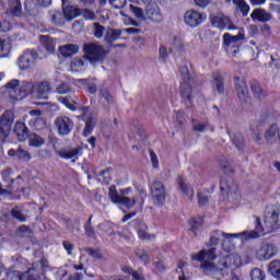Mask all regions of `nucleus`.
Instances as JSON below:
<instances>
[{
    "label": "nucleus",
    "instance_id": "obj_61",
    "mask_svg": "<svg viewBox=\"0 0 280 280\" xmlns=\"http://www.w3.org/2000/svg\"><path fill=\"white\" fill-rule=\"evenodd\" d=\"M185 114L180 110L176 112V121L177 124H179L180 126H185Z\"/></svg>",
    "mask_w": 280,
    "mask_h": 280
},
{
    "label": "nucleus",
    "instance_id": "obj_19",
    "mask_svg": "<svg viewBox=\"0 0 280 280\" xmlns=\"http://www.w3.org/2000/svg\"><path fill=\"white\" fill-rule=\"evenodd\" d=\"M212 25H214V27H218V30H235V25H233V22H231V19H229V16L225 15H218L214 16L212 19Z\"/></svg>",
    "mask_w": 280,
    "mask_h": 280
},
{
    "label": "nucleus",
    "instance_id": "obj_4",
    "mask_svg": "<svg viewBox=\"0 0 280 280\" xmlns=\"http://www.w3.org/2000/svg\"><path fill=\"white\" fill-rule=\"evenodd\" d=\"M83 51L85 54L86 60H89L91 65H96V62H104V60H106V56H108V50H106V48H104L100 42L84 44Z\"/></svg>",
    "mask_w": 280,
    "mask_h": 280
},
{
    "label": "nucleus",
    "instance_id": "obj_2",
    "mask_svg": "<svg viewBox=\"0 0 280 280\" xmlns=\"http://www.w3.org/2000/svg\"><path fill=\"white\" fill-rule=\"evenodd\" d=\"M279 214V207L273 206L271 211L266 212L264 224H261V219L256 217L255 230L250 232L245 231L247 233L245 235V240H257L258 237L266 235V233H275V231L280 226Z\"/></svg>",
    "mask_w": 280,
    "mask_h": 280
},
{
    "label": "nucleus",
    "instance_id": "obj_9",
    "mask_svg": "<svg viewBox=\"0 0 280 280\" xmlns=\"http://www.w3.org/2000/svg\"><path fill=\"white\" fill-rule=\"evenodd\" d=\"M151 196L154 205H165V196H167L165 185L160 180H154L151 185Z\"/></svg>",
    "mask_w": 280,
    "mask_h": 280
},
{
    "label": "nucleus",
    "instance_id": "obj_56",
    "mask_svg": "<svg viewBox=\"0 0 280 280\" xmlns=\"http://www.w3.org/2000/svg\"><path fill=\"white\" fill-rule=\"evenodd\" d=\"M85 253H88V255H90L94 259H102V254H100V250H97V249H93L91 247H88L85 249Z\"/></svg>",
    "mask_w": 280,
    "mask_h": 280
},
{
    "label": "nucleus",
    "instance_id": "obj_17",
    "mask_svg": "<svg viewBox=\"0 0 280 280\" xmlns=\"http://www.w3.org/2000/svg\"><path fill=\"white\" fill-rule=\"evenodd\" d=\"M147 3V16L151 21H154L155 23H161L163 21V14H161V9L159 8V4L156 2H144Z\"/></svg>",
    "mask_w": 280,
    "mask_h": 280
},
{
    "label": "nucleus",
    "instance_id": "obj_39",
    "mask_svg": "<svg viewBox=\"0 0 280 280\" xmlns=\"http://www.w3.org/2000/svg\"><path fill=\"white\" fill-rule=\"evenodd\" d=\"M40 43L43 47H45V49L50 54L54 52V50L56 49V47L54 46V40L49 35H40Z\"/></svg>",
    "mask_w": 280,
    "mask_h": 280
},
{
    "label": "nucleus",
    "instance_id": "obj_46",
    "mask_svg": "<svg viewBox=\"0 0 280 280\" xmlns=\"http://www.w3.org/2000/svg\"><path fill=\"white\" fill-rule=\"evenodd\" d=\"M71 91H73V89L69 83H61L56 89V93H58V95H69Z\"/></svg>",
    "mask_w": 280,
    "mask_h": 280
},
{
    "label": "nucleus",
    "instance_id": "obj_36",
    "mask_svg": "<svg viewBox=\"0 0 280 280\" xmlns=\"http://www.w3.org/2000/svg\"><path fill=\"white\" fill-rule=\"evenodd\" d=\"M202 224H205V220L202 217L192 218L190 220V231L194 235H198L200 229H202Z\"/></svg>",
    "mask_w": 280,
    "mask_h": 280
},
{
    "label": "nucleus",
    "instance_id": "obj_45",
    "mask_svg": "<svg viewBox=\"0 0 280 280\" xmlns=\"http://www.w3.org/2000/svg\"><path fill=\"white\" fill-rule=\"evenodd\" d=\"M11 215L15 220H19V222H25V220H27V214L23 213V210L19 206H15L11 210Z\"/></svg>",
    "mask_w": 280,
    "mask_h": 280
},
{
    "label": "nucleus",
    "instance_id": "obj_5",
    "mask_svg": "<svg viewBox=\"0 0 280 280\" xmlns=\"http://www.w3.org/2000/svg\"><path fill=\"white\" fill-rule=\"evenodd\" d=\"M272 124H277V114L271 110L262 112L257 125L252 126L254 141H261L264 128H266V126H272Z\"/></svg>",
    "mask_w": 280,
    "mask_h": 280
},
{
    "label": "nucleus",
    "instance_id": "obj_10",
    "mask_svg": "<svg viewBox=\"0 0 280 280\" xmlns=\"http://www.w3.org/2000/svg\"><path fill=\"white\" fill-rule=\"evenodd\" d=\"M207 19V15L205 13H200L196 10H188L184 14V22L189 27H198V25H202Z\"/></svg>",
    "mask_w": 280,
    "mask_h": 280
},
{
    "label": "nucleus",
    "instance_id": "obj_58",
    "mask_svg": "<svg viewBox=\"0 0 280 280\" xmlns=\"http://www.w3.org/2000/svg\"><path fill=\"white\" fill-rule=\"evenodd\" d=\"M12 30V25L8 21L0 22V32L5 33Z\"/></svg>",
    "mask_w": 280,
    "mask_h": 280
},
{
    "label": "nucleus",
    "instance_id": "obj_32",
    "mask_svg": "<svg viewBox=\"0 0 280 280\" xmlns=\"http://www.w3.org/2000/svg\"><path fill=\"white\" fill-rule=\"evenodd\" d=\"M98 95L101 100H104L107 104V106H110V104H115V97H113V94H110V91H108V88L105 85H102L98 90Z\"/></svg>",
    "mask_w": 280,
    "mask_h": 280
},
{
    "label": "nucleus",
    "instance_id": "obj_14",
    "mask_svg": "<svg viewBox=\"0 0 280 280\" xmlns=\"http://www.w3.org/2000/svg\"><path fill=\"white\" fill-rule=\"evenodd\" d=\"M81 117L85 120L83 137H90L93 132V128H95V124H97V119L93 115L89 114V107L81 108Z\"/></svg>",
    "mask_w": 280,
    "mask_h": 280
},
{
    "label": "nucleus",
    "instance_id": "obj_63",
    "mask_svg": "<svg viewBox=\"0 0 280 280\" xmlns=\"http://www.w3.org/2000/svg\"><path fill=\"white\" fill-rule=\"evenodd\" d=\"M160 58L163 59V61L167 60V48H165V46L160 47Z\"/></svg>",
    "mask_w": 280,
    "mask_h": 280
},
{
    "label": "nucleus",
    "instance_id": "obj_44",
    "mask_svg": "<svg viewBox=\"0 0 280 280\" xmlns=\"http://www.w3.org/2000/svg\"><path fill=\"white\" fill-rule=\"evenodd\" d=\"M106 32V27L101 25L100 22L93 23V36L94 38L101 39L104 38V33Z\"/></svg>",
    "mask_w": 280,
    "mask_h": 280
},
{
    "label": "nucleus",
    "instance_id": "obj_7",
    "mask_svg": "<svg viewBox=\"0 0 280 280\" xmlns=\"http://www.w3.org/2000/svg\"><path fill=\"white\" fill-rule=\"evenodd\" d=\"M182 75V84H180V95L188 106H191L194 102L191 101V84H194V80H191V75L189 74V68L187 66H183L179 69Z\"/></svg>",
    "mask_w": 280,
    "mask_h": 280
},
{
    "label": "nucleus",
    "instance_id": "obj_43",
    "mask_svg": "<svg viewBox=\"0 0 280 280\" xmlns=\"http://www.w3.org/2000/svg\"><path fill=\"white\" fill-rule=\"evenodd\" d=\"M269 272L271 277H275V279L280 280V261L279 260H272L269 264Z\"/></svg>",
    "mask_w": 280,
    "mask_h": 280
},
{
    "label": "nucleus",
    "instance_id": "obj_21",
    "mask_svg": "<svg viewBox=\"0 0 280 280\" xmlns=\"http://www.w3.org/2000/svg\"><path fill=\"white\" fill-rule=\"evenodd\" d=\"M12 54V39L8 36L0 37V58H10Z\"/></svg>",
    "mask_w": 280,
    "mask_h": 280
},
{
    "label": "nucleus",
    "instance_id": "obj_23",
    "mask_svg": "<svg viewBox=\"0 0 280 280\" xmlns=\"http://www.w3.org/2000/svg\"><path fill=\"white\" fill-rule=\"evenodd\" d=\"M122 33V30H115L113 27H108L104 36V42L107 45H113V43H115L118 38L121 37Z\"/></svg>",
    "mask_w": 280,
    "mask_h": 280
},
{
    "label": "nucleus",
    "instance_id": "obj_8",
    "mask_svg": "<svg viewBox=\"0 0 280 280\" xmlns=\"http://www.w3.org/2000/svg\"><path fill=\"white\" fill-rule=\"evenodd\" d=\"M38 60V52L34 49H26L18 59V67L21 71H27L35 67Z\"/></svg>",
    "mask_w": 280,
    "mask_h": 280
},
{
    "label": "nucleus",
    "instance_id": "obj_34",
    "mask_svg": "<svg viewBox=\"0 0 280 280\" xmlns=\"http://www.w3.org/2000/svg\"><path fill=\"white\" fill-rule=\"evenodd\" d=\"M11 132L12 125L4 122L3 120H0V141H2V143H5V139L10 137Z\"/></svg>",
    "mask_w": 280,
    "mask_h": 280
},
{
    "label": "nucleus",
    "instance_id": "obj_57",
    "mask_svg": "<svg viewBox=\"0 0 280 280\" xmlns=\"http://www.w3.org/2000/svg\"><path fill=\"white\" fill-rule=\"evenodd\" d=\"M84 232L88 237L95 240V228L93 225H84Z\"/></svg>",
    "mask_w": 280,
    "mask_h": 280
},
{
    "label": "nucleus",
    "instance_id": "obj_11",
    "mask_svg": "<svg viewBox=\"0 0 280 280\" xmlns=\"http://www.w3.org/2000/svg\"><path fill=\"white\" fill-rule=\"evenodd\" d=\"M278 250L277 245L272 243H261L256 257L259 261H268V259H272L277 255Z\"/></svg>",
    "mask_w": 280,
    "mask_h": 280
},
{
    "label": "nucleus",
    "instance_id": "obj_59",
    "mask_svg": "<svg viewBox=\"0 0 280 280\" xmlns=\"http://www.w3.org/2000/svg\"><path fill=\"white\" fill-rule=\"evenodd\" d=\"M62 246L67 250L68 255H73V244L69 241H63Z\"/></svg>",
    "mask_w": 280,
    "mask_h": 280
},
{
    "label": "nucleus",
    "instance_id": "obj_55",
    "mask_svg": "<svg viewBox=\"0 0 280 280\" xmlns=\"http://www.w3.org/2000/svg\"><path fill=\"white\" fill-rule=\"evenodd\" d=\"M110 5L115 8L116 10H121V8H126V0H108Z\"/></svg>",
    "mask_w": 280,
    "mask_h": 280
},
{
    "label": "nucleus",
    "instance_id": "obj_47",
    "mask_svg": "<svg viewBox=\"0 0 280 280\" xmlns=\"http://www.w3.org/2000/svg\"><path fill=\"white\" fill-rule=\"evenodd\" d=\"M130 11L135 14L136 19H140L141 21H145V14L143 13V9L136 7L133 4L129 5Z\"/></svg>",
    "mask_w": 280,
    "mask_h": 280
},
{
    "label": "nucleus",
    "instance_id": "obj_25",
    "mask_svg": "<svg viewBox=\"0 0 280 280\" xmlns=\"http://www.w3.org/2000/svg\"><path fill=\"white\" fill-rule=\"evenodd\" d=\"M80 51V46L75 44H68L59 47V54L60 56H63V58H71V56L78 54Z\"/></svg>",
    "mask_w": 280,
    "mask_h": 280
},
{
    "label": "nucleus",
    "instance_id": "obj_33",
    "mask_svg": "<svg viewBox=\"0 0 280 280\" xmlns=\"http://www.w3.org/2000/svg\"><path fill=\"white\" fill-rule=\"evenodd\" d=\"M63 15L68 21H71L72 19L80 16V8L63 4Z\"/></svg>",
    "mask_w": 280,
    "mask_h": 280
},
{
    "label": "nucleus",
    "instance_id": "obj_22",
    "mask_svg": "<svg viewBox=\"0 0 280 280\" xmlns=\"http://www.w3.org/2000/svg\"><path fill=\"white\" fill-rule=\"evenodd\" d=\"M7 13L10 14V16H21L23 14L21 0H8Z\"/></svg>",
    "mask_w": 280,
    "mask_h": 280
},
{
    "label": "nucleus",
    "instance_id": "obj_64",
    "mask_svg": "<svg viewBox=\"0 0 280 280\" xmlns=\"http://www.w3.org/2000/svg\"><path fill=\"white\" fill-rule=\"evenodd\" d=\"M18 231H19L20 233H26L27 235H31V233H32V229H30L28 225H21V226L18 229Z\"/></svg>",
    "mask_w": 280,
    "mask_h": 280
},
{
    "label": "nucleus",
    "instance_id": "obj_28",
    "mask_svg": "<svg viewBox=\"0 0 280 280\" xmlns=\"http://www.w3.org/2000/svg\"><path fill=\"white\" fill-rule=\"evenodd\" d=\"M277 132H279V125H277V122L269 126L265 131V139L267 143H275V141H277Z\"/></svg>",
    "mask_w": 280,
    "mask_h": 280
},
{
    "label": "nucleus",
    "instance_id": "obj_41",
    "mask_svg": "<svg viewBox=\"0 0 280 280\" xmlns=\"http://www.w3.org/2000/svg\"><path fill=\"white\" fill-rule=\"evenodd\" d=\"M79 16H82L85 21H97V14L89 8L80 9Z\"/></svg>",
    "mask_w": 280,
    "mask_h": 280
},
{
    "label": "nucleus",
    "instance_id": "obj_62",
    "mask_svg": "<svg viewBox=\"0 0 280 280\" xmlns=\"http://www.w3.org/2000/svg\"><path fill=\"white\" fill-rule=\"evenodd\" d=\"M10 187H12V184H8L7 188L0 189V196H10L12 194V189H10Z\"/></svg>",
    "mask_w": 280,
    "mask_h": 280
},
{
    "label": "nucleus",
    "instance_id": "obj_6",
    "mask_svg": "<svg viewBox=\"0 0 280 280\" xmlns=\"http://www.w3.org/2000/svg\"><path fill=\"white\" fill-rule=\"evenodd\" d=\"M129 191H130V188H126L120 190V195H119V192H117V186L112 185L108 191L109 200H112V202H114L115 205H122L127 209H132V207L137 205V199L136 198L130 199L129 197H126L128 196Z\"/></svg>",
    "mask_w": 280,
    "mask_h": 280
},
{
    "label": "nucleus",
    "instance_id": "obj_48",
    "mask_svg": "<svg viewBox=\"0 0 280 280\" xmlns=\"http://www.w3.org/2000/svg\"><path fill=\"white\" fill-rule=\"evenodd\" d=\"M30 125L33 126L35 130H43V128H45V120L40 117L33 118L30 120Z\"/></svg>",
    "mask_w": 280,
    "mask_h": 280
},
{
    "label": "nucleus",
    "instance_id": "obj_15",
    "mask_svg": "<svg viewBox=\"0 0 280 280\" xmlns=\"http://www.w3.org/2000/svg\"><path fill=\"white\" fill-rule=\"evenodd\" d=\"M234 86L240 102H246L248 100V85H246L244 77H235Z\"/></svg>",
    "mask_w": 280,
    "mask_h": 280
},
{
    "label": "nucleus",
    "instance_id": "obj_31",
    "mask_svg": "<svg viewBox=\"0 0 280 280\" xmlns=\"http://www.w3.org/2000/svg\"><path fill=\"white\" fill-rule=\"evenodd\" d=\"M9 156H14V159H18V161H30L32 159V156H30V153L22 148H19L16 150H9Z\"/></svg>",
    "mask_w": 280,
    "mask_h": 280
},
{
    "label": "nucleus",
    "instance_id": "obj_42",
    "mask_svg": "<svg viewBox=\"0 0 280 280\" xmlns=\"http://www.w3.org/2000/svg\"><path fill=\"white\" fill-rule=\"evenodd\" d=\"M234 5L242 12L243 16H248L250 12V5L245 0H233Z\"/></svg>",
    "mask_w": 280,
    "mask_h": 280
},
{
    "label": "nucleus",
    "instance_id": "obj_26",
    "mask_svg": "<svg viewBox=\"0 0 280 280\" xmlns=\"http://www.w3.org/2000/svg\"><path fill=\"white\" fill-rule=\"evenodd\" d=\"M220 189L225 194H233V191H237V185L231 178L223 177L220 182Z\"/></svg>",
    "mask_w": 280,
    "mask_h": 280
},
{
    "label": "nucleus",
    "instance_id": "obj_1",
    "mask_svg": "<svg viewBox=\"0 0 280 280\" xmlns=\"http://www.w3.org/2000/svg\"><path fill=\"white\" fill-rule=\"evenodd\" d=\"M215 252V247H211L208 250L203 249L191 255L192 261H200V269L207 277H213L218 280L224 279L229 275V268H240L242 266V257L237 253L228 254L217 265L213 264V260L218 257Z\"/></svg>",
    "mask_w": 280,
    "mask_h": 280
},
{
    "label": "nucleus",
    "instance_id": "obj_18",
    "mask_svg": "<svg viewBox=\"0 0 280 280\" xmlns=\"http://www.w3.org/2000/svg\"><path fill=\"white\" fill-rule=\"evenodd\" d=\"M13 132L20 141H27L30 137V129L21 120H18L14 125Z\"/></svg>",
    "mask_w": 280,
    "mask_h": 280
},
{
    "label": "nucleus",
    "instance_id": "obj_12",
    "mask_svg": "<svg viewBox=\"0 0 280 280\" xmlns=\"http://www.w3.org/2000/svg\"><path fill=\"white\" fill-rule=\"evenodd\" d=\"M55 126L61 137L71 135L73 130V120L67 116H59L55 119Z\"/></svg>",
    "mask_w": 280,
    "mask_h": 280
},
{
    "label": "nucleus",
    "instance_id": "obj_29",
    "mask_svg": "<svg viewBox=\"0 0 280 280\" xmlns=\"http://www.w3.org/2000/svg\"><path fill=\"white\" fill-rule=\"evenodd\" d=\"M211 235H214L215 237H218V240H220V237H224L225 240H233V237H241V240H247L246 232H242V233H236V234H229L226 232H222L220 230H214Z\"/></svg>",
    "mask_w": 280,
    "mask_h": 280
},
{
    "label": "nucleus",
    "instance_id": "obj_13",
    "mask_svg": "<svg viewBox=\"0 0 280 280\" xmlns=\"http://www.w3.org/2000/svg\"><path fill=\"white\" fill-rule=\"evenodd\" d=\"M49 93H51V83L47 81L35 82L33 97L37 100H49Z\"/></svg>",
    "mask_w": 280,
    "mask_h": 280
},
{
    "label": "nucleus",
    "instance_id": "obj_38",
    "mask_svg": "<svg viewBox=\"0 0 280 280\" xmlns=\"http://www.w3.org/2000/svg\"><path fill=\"white\" fill-rule=\"evenodd\" d=\"M28 143L34 148H40V145H45V140L37 133H31L28 135Z\"/></svg>",
    "mask_w": 280,
    "mask_h": 280
},
{
    "label": "nucleus",
    "instance_id": "obj_40",
    "mask_svg": "<svg viewBox=\"0 0 280 280\" xmlns=\"http://www.w3.org/2000/svg\"><path fill=\"white\" fill-rule=\"evenodd\" d=\"M14 110L12 109H7L3 112V114L0 116V121H4L5 124H9V126L14 125V119H15Z\"/></svg>",
    "mask_w": 280,
    "mask_h": 280
},
{
    "label": "nucleus",
    "instance_id": "obj_30",
    "mask_svg": "<svg viewBox=\"0 0 280 280\" xmlns=\"http://www.w3.org/2000/svg\"><path fill=\"white\" fill-rule=\"evenodd\" d=\"M49 19L54 25L60 27L62 26L67 18L65 16V12L62 11H50Z\"/></svg>",
    "mask_w": 280,
    "mask_h": 280
},
{
    "label": "nucleus",
    "instance_id": "obj_27",
    "mask_svg": "<svg viewBox=\"0 0 280 280\" xmlns=\"http://www.w3.org/2000/svg\"><path fill=\"white\" fill-rule=\"evenodd\" d=\"M82 152V148L78 147L71 150H58L56 154L61 159H78V155Z\"/></svg>",
    "mask_w": 280,
    "mask_h": 280
},
{
    "label": "nucleus",
    "instance_id": "obj_24",
    "mask_svg": "<svg viewBox=\"0 0 280 280\" xmlns=\"http://www.w3.org/2000/svg\"><path fill=\"white\" fill-rule=\"evenodd\" d=\"M250 18L254 21H259L260 23H266V22L272 20V14H270L269 12H267L264 9H256L252 12Z\"/></svg>",
    "mask_w": 280,
    "mask_h": 280
},
{
    "label": "nucleus",
    "instance_id": "obj_35",
    "mask_svg": "<svg viewBox=\"0 0 280 280\" xmlns=\"http://www.w3.org/2000/svg\"><path fill=\"white\" fill-rule=\"evenodd\" d=\"M177 182L180 190L187 196L188 200H194V188L190 185L185 184L183 177H178Z\"/></svg>",
    "mask_w": 280,
    "mask_h": 280
},
{
    "label": "nucleus",
    "instance_id": "obj_37",
    "mask_svg": "<svg viewBox=\"0 0 280 280\" xmlns=\"http://www.w3.org/2000/svg\"><path fill=\"white\" fill-rule=\"evenodd\" d=\"M252 93L257 100H264L266 97V92L261 89V84L258 82L250 83Z\"/></svg>",
    "mask_w": 280,
    "mask_h": 280
},
{
    "label": "nucleus",
    "instance_id": "obj_54",
    "mask_svg": "<svg viewBox=\"0 0 280 280\" xmlns=\"http://www.w3.org/2000/svg\"><path fill=\"white\" fill-rule=\"evenodd\" d=\"M197 198L200 207H205L209 202V196L205 192H198Z\"/></svg>",
    "mask_w": 280,
    "mask_h": 280
},
{
    "label": "nucleus",
    "instance_id": "obj_60",
    "mask_svg": "<svg viewBox=\"0 0 280 280\" xmlns=\"http://www.w3.org/2000/svg\"><path fill=\"white\" fill-rule=\"evenodd\" d=\"M84 67V61L80 59H74L71 62V69H82Z\"/></svg>",
    "mask_w": 280,
    "mask_h": 280
},
{
    "label": "nucleus",
    "instance_id": "obj_49",
    "mask_svg": "<svg viewBox=\"0 0 280 280\" xmlns=\"http://www.w3.org/2000/svg\"><path fill=\"white\" fill-rule=\"evenodd\" d=\"M250 278L252 280H265L266 273L259 268H254L250 272Z\"/></svg>",
    "mask_w": 280,
    "mask_h": 280
},
{
    "label": "nucleus",
    "instance_id": "obj_16",
    "mask_svg": "<svg viewBox=\"0 0 280 280\" xmlns=\"http://www.w3.org/2000/svg\"><path fill=\"white\" fill-rule=\"evenodd\" d=\"M240 40H244V34L238 33L237 35L232 36L231 34L225 33L223 35V47L226 51H229V49H235L238 47Z\"/></svg>",
    "mask_w": 280,
    "mask_h": 280
},
{
    "label": "nucleus",
    "instance_id": "obj_20",
    "mask_svg": "<svg viewBox=\"0 0 280 280\" xmlns=\"http://www.w3.org/2000/svg\"><path fill=\"white\" fill-rule=\"evenodd\" d=\"M212 89L217 91L219 95H224V77L222 72L217 71L212 73Z\"/></svg>",
    "mask_w": 280,
    "mask_h": 280
},
{
    "label": "nucleus",
    "instance_id": "obj_50",
    "mask_svg": "<svg viewBox=\"0 0 280 280\" xmlns=\"http://www.w3.org/2000/svg\"><path fill=\"white\" fill-rule=\"evenodd\" d=\"M2 179L4 183H9V185L14 184V178H12V168H5L1 172Z\"/></svg>",
    "mask_w": 280,
    "mask_h": 280
},
{
    "label": "nucleus",
    "instance_id": "obj_3",
    "mask_svg": "<svg viewBox=\"0 0 280 280\" xmlns=\"http://www.w3.org/2000/svg\"><path fill=\"white\" fill-rule=\"evenodd\" d=\"M35 83L32 81L11 80L5 84L7 93L11 100H25L27 95L34 97Z\"/></svg>",
    "mask_w": 280,
    "mask_h": 280
},
{
    "label": "nucleus",
    "instance_id": "obj_53",
    "mask_svg": "<svg viewBox=\"0 0 280 280\" xmlns=\"http://www.w3.org/2000/svg\"><path fill=\"white\" fill-rule=\"evenodd\" d=\"M58 102H60L61 104H63V106H66L67 108H69V110H77V107L73 103L69 102V98L67 97H62L60 96L58 98Z\"/></svg>",
    "mask_w": 280,
    "mask_h": 280
},
{
    "label": "nucleus",
    "instance_id": "obj_52",
    "mask_svg": "<svg viewBox=\"0 0 280 280\" xmlns=\"http://www.w3.org/2000/svg\"><path fill=\"white\" fill-rule=\"evenodd\" d=\"M192 130H195L196 132H205V130H207L209 122L206 124H198V121L196 119H192Z\"/></svg>",
    "mask_w": 280,
    "mask_h": 280
},
{
    "label": "nucleus",
    "instance_id": "obj_51",
    "mask_svg": "<svg viewBox=\"0 0 280 280\" xmlns=\"http://www.w3.org/2000/svg\"><path fill=\"white\" fill-rule=\"evenodd\" d=\"M232 142L235 148H237V150H242V148H244V136H242L241 133L234 135Z\"/></svg>",
    "mask_w": 280,
    "mask_h": 280
}]
</instances>
